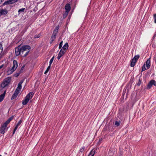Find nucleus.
Masks as SVG:
<instances>
[{
    "instance_id": "35",
    "label": "nucleus",
    "mask_w": 156,
    "mask_h": 156,
    "mask_svg": "<svg viewBox=\"0 0 156 156\" xmlns=\"http://www.w3.org/2000/svg\"><path fill=\"white\" fill-rule=\"evenodd\" d=\"M24 66H23L22 67V68H21V70H22V69H23L24 68Z\"/></svg>"
},
{
    "instance_id": "32",
    "label": "nucleus",
    "mask_w": 156,
    "mask_h": 156,
    "mask_svg": "<svg viewBox=\"0 0 156 156\" xmlns=\"http://www.w3.org/2000/svg\"><path fill=\"white\" fill-rule=\"evenodd\" d=\"M146 69V68L145 66V64H144L142 67V71H144Z\"/></svg>"
},
{
    "instance_id": "26",
    "label": "nucleus",
    "mask_w": 156,
    "mask_h": 156,
    "mask_svg": "<svg viewBox=\"0 0 156 156\" xmlns=\"http://www.w3.org/2000/svg\"><path fill=\"white\" fill-rule=\"evenodd\" d=\"M54 56H53L52 58L50 59V62H49V66H51V64L53 62V61L54 59Z\"/></svg>"
},
{
    "instance_id": "13",
    "label": "nucleus",
    "mask_w": 156,
    "mask_h": 156,
    "mask_svg": "<svg viewBox=\"0 0 156 156\" xmlns=\"http://www.w3.org/2000/svg\"><path fill=\"white\" fill-rule=\"evenodd\" d=\"M66 52L62 50H60L59 51L57 57V58L58 59H59L61 57H62Z\"/></svg>"
},
{
    "instance_id": "2",
    "label": "nucleus",
    "mask_w": 156,
    "mask_h": 156,
    "mask_svg": "<svg viewBox=\"0 0 156 156\" xmlns=\"http://www.w3.org/2000/svg\"><path fill=\"white\" fill-rule=\"evenodd\" d=\"M34 95L32 92H30L25 97V99L22 101V104L23 105H26L29 102L30 100L31 99Z\"/></svg>"
},
{
    "instance_id": "3",
    "label": "nucleus",
    "mask_w": 156,
    "mask_h": 156,
    "mask_svg": "<svg viewBox=\"0 0 156 156\" xmlns=\"http://www.w3.org/2000/svg\"><path fill=\"white\" fill-rule=\"evenodd\" d=\"M59 28L58 26H57L53 31L52 35L51 38V42L50 43H51L52 42L55 40L56 37V34L58 32V30Z\"/></svg>"
},
{
    "instance_id": "12",
    "label": "nucleus",
    "mask_w": 156,
    "mask_h": 156,
    "mask_svg": "<svg viewBox=\"0 0 156 156\" xmlns=\"http://www.w3.org/2000/svg\"><path fill=\"white\" fill-rule=\"evenodd\" d=\"M69 47L68 44L67 43H66L62 47V48L61 50H62V51H64L65 52H66V51L68 48Z\"/></svg>"
},
{
    "instance_id": "20",
    "label": "nucleus",
    "mask_w": 156,
    "mask_h": 156,
    "mask_svg": "<svg viewBox=\"0 0 156 156\" xmlns=\"http://www.w3.org/2000/svg\"><path fill=\"white\" fill-rule=\"evenodd\" d=\"M23 83V82H20L18 84V87L16 90H17V91H20V90L22 88V84Z\"/></svg>"
},
{
    "instance_id": "27",
    "label": "nucleus",
    "mask_w": 156,
    "mask_h": 156,
    "mask_svg": "<svg viewBox=\"0 0 156 156\" xmlns=\"http://www.w3.org/2000/svg\"><path fill=\"white\" fill-rule=\"evenodd\" d=\"M22 122V121L21 120H20L17 123L15 127H17V129L18 127L20 125Z\"/></svg>"
},
{
    "instance_id": "6",
    "label": "nucleus",
    "mask_w": 156,
    "mask_h": 156,
    "mask_svg": "<svg viewBox=\"0 0 156 156\" xmlns=\"http://www.w3.org/2000/svg\"><path fill=\"white\" fill-rule=\"evenodd\" d=\"M18 66L17 62L16 60H14L13 63L12 67L10 70L12 73L17 68Z\"/></svg>"
},
{
    "instance_id": "33",
    "label": "nucleus",
    "mask_w": 156,
    "mask_h": 156,
    "mask_svg": "<svg viewBox=\"0 0 156 156\" xmlns=\"http://www.w3.org/2000/svg\"><path fill=\"white\" fill-rule=\"evenodd\" d=\"M17 129V127H15V128H14V130L13 132V134L15 133V131H16V130Z\"/></svg>"
},
{
    "instance_id": "16",
    "label": "nucleus",
    "mask_w": 156,
    "mask_h": 156,
    "mask_svg": "<svg viewBox=\"0 0 156 156\" xmlns=\"http://www.w3.org/2000/svg\"><path fill=\"white\" fill-rule=\"evenodd\" d=\"M7 13V11L5 9H1L0 10V16L6 14Z\"/></svg>"
},
{
    "instance_id": "15",
    "label": "nucleus",
    "mask_w": 156,
    "mask_h": 156,
    "mask_svg": "<svg viewBox=\"0 0 156 156\" xmlns=\"http://www.w3.org/2000/svg\"><path fill=\"white\" fill-rule=\"evenodd\" d=\"M71 9L70 5L69 4H67L65 6V9L66 10V12L67 13Z\"/></svg>"
},
{
    "instance_id": "30",
    "label": "nucleus",
    "mask_w": 156,
    "mask_h": 156,
    "mask_svg": "<svg viewBox=\"0 0 156 156\" xmlns=\"http://www.w3.org/2000/svg\"><path fill=\"white\" fill-rule=\"evenodd\" d=\"M85 148V147L84 146L80 150V151L81 152L83 151Z\"/></svg>"
},
{
    "instance_id": "34",
    "label": "nucleus",
    "mask_w": 156,
    "mask_h": 156,
    "mask_svg": "<svg viewBox=\"0 0 156 156\" xmlns=\"http://www.w3.org/2000/svg\"><path fill=\"white\" fill-rule=\"evenodd\" d=\"M3 66V65H1L0 66V69H1Z\"/></svg>"
},
{
    "instance_id": "22",
    "label": "nucleus",
    "mask_w": 156,
    "mask_h": 156,
    "mask_svg": "<svg viewBox=\"0 0 156 156\" xmlns=\"http://www.w3.org/2000/svg\"><path fill=\"white\" fill-rule=\"evenodd\" d=\"M95 154V151L94 150H92L90 152L88 156H90L91 155V156H94V155Z\"/></svg>"
},
{
    "instance_id": "23",
    "label": "nucleus",
    "mask_w": 156,
    "mask_h": 156,
    "mask_svg": "<svg viewBox=\"0 0 156 156\" xmlns=\"http://www.w3.org/2000/svg\"><path fill=\"white\" fill-rule=\"evenodd\" d=\"M25 9L24 8H22L19 9L18 11L19 14L23 12L25 10Z\"/></svg>"
},
{
    "instance_id": "18",
    "label": "nucleus",
    "mask_w": 156,
    "mask_h": 156,
    "mask_svg": "<svg viewBox=\"0 0 156 156\" xmlns=\"http://www.w3.org/2000/svg\"><path fill=\"white\" fill-rule=\"evenodd\" d=\"M146 65L147 69H149L150 67V58L148 59L146 62Z\"/></svg>"
},
{
    "instance_id": "29",
    "label": "nucleus",
    "mask_w": 156,
    "mask_h": 156,
    "mask_svg": "<svg viewBox=\"0 0 156 156\" xmlns=\"http://www.w3.org/2000/svg\"><path fill=\"white\" fill-rule=\"evenodd\" d=\"M62 44H63V41H62L60 43V44H59V49H60L61 48L62 46Z\"/></svg>"
},
{
    "instance_id": "10",
    "label": "nucleus",
    "mask_w": 156,
    "mask_h": 156,
    "mask_svg": "<svg viewBox=\"0 0 156 156\" xmlns=\"http://www.w3.org/2000/svg\"><path fill=\"white\" fill-rule=\"evenodd\" d=\"M20 92V91H17V90H16L13 94L12 96L11 99L12 100H13L16 98L18 94Z\"/></svg>"
},
{
    "instance_id": "38",
    "label": "nucleus",
    "mask_w": 156,
    "mask_h": 156,
    "mask_svg": "<svg viewBox=\"0 0 156 156\" xmlns=\"http://www.w3.org/2000/svg\"><path fill=\"white\" fill-rule=\"evenodd\" d=\"M0 156H2L1 155H0Z\"/></svg>"
},
{
    "instance_id": "1",
    "label": "nucleus",
    "mask_w": 156,
    "mask_h": 156,
    "mask_svg": "<svg viewBox=\"0 0 156 156\" xmlns=\"http://www.w3.org/2000/svg\"><path fill=\"white\" fill-rule=\"evenodd\" d=\"M30 46L28 45H24L20 47L21 52V56L25 57L27 56L30 49Z\"/></svg>"
},
{
    "instance_id": "9",
    "label": "nucleus",
    "mask_w": 156,
    "mask_h": 156,
    "mask_svg": "<svg viewBox=\"0 0 156 156\" xmlns=\"http://www.w3.org/2000/svg\"><path fill=\"white\" fill-rule=\"evenodd\" d=\"M20 92V91H17V90H16L13 94L12 96L11 99L12 100H13L16 98L18 94Z\"/></svg>"
},
{
    "instance_id": "11",
    "label": "nucleus",
    "mask_w": 156,
    "mask_h": 156,
    "mask_svg": "<svg viewBox=\"0 0 156 156\" xmlns=\"http://www.w3.org/2000/svg\"><path fill=\"white\" fill-rule=\"evenodd\" d=\"M20 92V91H17V90H16L13 94L12 96L11 99L12 100H13L16 98L18 94Z\"/></svg>"
},
{
    "instance_id": "36",
    "label": "nucleus",
    "mask_w": 156,
    "mask_h": 156,
    "mask_svg": "<svg viewBox=\"0 0 156 156\" xmlns=\"http://www.w3.org/2000/svg\"><path fill=\"white\" fill-rule=\"evenodd\" d=\"M19 75V74H17V75L16 76H18Z\"/></svg>"
},
{
    "instance_id": "4",
    "label": "nucleus",
    "mask_w": 156,
    "mask_h": 156,
    "mask_svg": "<svg viewBox=\"0 0 156 156\" xmlns=\"http://www.w3.org/2000/svg\"><path fill=\"white\" fill-rule=\"evenodd\" d=\"M140 56L139 55H135L134 57L133 58L132 60H131L130 66L131 67H133L136 62L137 60L139 58Z\"/></svg>"
},
{
    "instance_id": "21",
    "label": "nucleus",
    "mask_w": 156,
    "mask_h": 156,
    "mask_svg": "<svg viewBox=\"0 0 156 156\" xmlns=\"http://www.w3.org/2000/svg\"><path fill=\"white\" fill-rule=\"evenodd\" d=\"M11 80V77H8L6 78L3 81H5L7 84H8L10 82Z\"/></svg>"
},
{
    "instance_id": "31",
    "label": "nucleus",
    "mask_w": 156,
    "mask_h": 156,
    "mask_svg": "<svg viewBox=\"0 0 156 156\" xmlns=\"http://www.w3.org/2000/svg\"><path fill=\"white\" fill-rule=\"evenodd\" d=\"M154 18V23H156V14H154L153 15Z\"/></svg>"
},
{
    "instance_id": "24",
    "label": "nucleus",
    "mask_w": 156,
    "mask_h": 156,
    "mask_svg": "<svg viewBox=\"0 0 156 156\" xmlns=\"http://www.w3.org/2000/svg\"><path fill=\"white\" fill-rule=\"evenodd\" d=\"M13 118L12 117L9 118L8 119L5 123L8 125L11 121L12 119Z\"/></svg>"
},
{
    "instance_id": "28",
    "label": "nucleus",
    "mask_w": 156,
    "mask_h": 156,
    "mask_svg": "<svg viewBox=\"0 0 156 156\" xmlns=\"http://www.w3.org/2000/svg\"><path fill=\"white\" fill-rule=\"evenodd\" d=\"M50 67H51V66L49 65V66L48 67V68H47V69L44 72V73L45 74H46L48 72V71L50 69Z\"/></svg>"
},
{
    "instance_id": "5",
    "label": "nucleus",
    "mask_w": 156,
    "mask_h": 156,
    "mask_svg": "<svg viewBox=\"0 0 156 156\" xmlns=\"http://www.w3.org/2000/svg\"><path fill=\"white\" fill-rule=\"evenodd\" d=\"M7 125L4 123L1 125L0 128V133L2 134H4L5 133V129Z\"/></svg>"
},
{
    "instance_id": "19",
    "label": "nucleus",
    "mask_w": 156,
    "mask_h": 156,
    "mask_svg": "<svg viewBox=\"0 0 156 156\" xmlns=\"http://www.w3.org/2000/svg\"><path fill=\"white\" fill-rule=\"evenodd\" d=\"M155 36L154 35L153 37V39L152 41V42L153 44L152 45V46L154 48H155L156 47V40H155L154 39Z\"/></svg>"
},
{
    "instance_id": "17",
    "label": "nucleus",
    "mask_w": 156,
    "mask_h": 156,
    "mask_svg": "<svg viewBox=\"0 0 156 156\" xmlns=\"http://www.w3.org/2000/svg\"><path fill=\"white\" fill-rule=\"evenodd\" d=\"M8 85V84L3 81L1 85V86L0 87V90H2L4 89Z\"/></svg>"
},
{
    "instance_id": "37",
    "label": "nucleus",
    "mask_w": 156,
    "mask_h": 156,
    "mask_svg": "<svg viewBox=\"0 0 156 156\" xmlns=\"http://www.w3.org/2000/svg\"><path fill=\"white\" fill-rule=\"evenodd\" d=\"M1 74H2V73H0V76H1Z\"/></svg>"
},
{
    "instance_id": "14",
    "label": "nucleus",
    "mask_w": 156,
    "mask_h": 156,
    "mask_svg": "<svg viewBox=\"0 0 156 156\" xmlns=\"http://www.w3.org/2000/svg\"><path fill=\"white\" fill-rule=\"evenodd\" d=\"M6 90H4L3 93L1 94L0 95V102L2 101V100H3L6 94Z\"/></svg>"
},
{
    "instance_id": "8",
    "label": "nucleus",
    "mask_w": 156,
    "mask_h": 156,
    "mask_svg": "<svg viewBox=\"0 0 156 156\" xmlns=\"http://www.w3.org/2000/svg\"><path fill=\"white\" fill-rule=\"evenodd\" d=\"M153 85L156 86V81L154 80H152L150 81L147 85V87L149 88H150Z\"/></svg>"
},
{
    "instance_id": "25",
    "label": "nucleus",
    "mask_w": 156,
    "mask_h": 156,
    "mask_svg": "<svg viewBox=\"0 0 156 156\" xmlns=\"http://www.w3.org/2000/svg\"><path fill=\"white\" fill-rule=\"evenodd\" d=\"M120 124V121H116L115 122V125L116 126H119Z\"/></svg>"
},
{
    "instance_id": "7",
    "label": "nucleus",
    "mask_w": 156,
    "mask_h": 156,
    "mask_svg": "<svg viewBox=\"0 0 156 156\" xmlns=\"http://www.w3.org/2000/svg\"><path fill=\"white\" fill-rule=\"evenodd\" d=\"M15 52L16 56L19 55L20 54L21 55L20 46H19L15 48Z\"/></svg>"
}]
</instances>
